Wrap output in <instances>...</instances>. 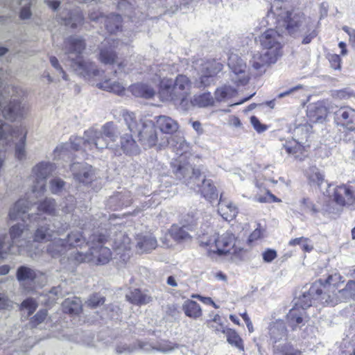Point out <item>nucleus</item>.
<instances>
[{"label": "nucleus", "mask_w": 355, "mask_h": 355, "mask_svg": "<svg viewBox=\"0 0 355 355\" xmlns=\"http://www.w3.org/2000/svg\"><path fill=\"white\" fill-rule=\"evenodd\" d=\"M261 24L269 26L260 36L261 51L254 53L250 63L257 71H265L266 68L277 62L283 54L282 33L286 30L294 37H302L303 44H309L318 35V21L305 17L299 10L288 9L287 3L275 0Z\"/></svg>", "instance_id": "1"}, {"label": "nucleus", "mask_w": 355, "mask_h": 355, "mask_svg": "<svg viewBox=\"0 0 355 355\" xmlns=\"http://www.w3.org/2000/svg\"><path fill=\"white\" fill-rule=\"evenodd\" d=\"M54 166L49 162H42L33 168L30 180L33 182L32 191L26 193V198H21L15 203L9 211V218L15 220L21 219L25 222L28 219L30 223L41 218L42 214L57 215L58 212L55 209V202L51 198H46L37 207L38 211L35 215L26 214L31 205L36 203L35 200L40 198L45 191L46 178L52 173Z\"/></svg>", "instance_id": "2"}, {"label": "nucleus", "mask_w": 355, "mask_h": 355, "mask_svg": "<svg viewBox=\"0 0 355 355\" xmlns=\"http://www.w3.org/2000/svg\"><path fill=\"white\" fill-rule=\"evenodd\" d=\"M119 133L117 126L112 122L105 123L101 130L89 129L85 132L83 138L73 136L69 143L58 146L54 150L55 157L65 155L69 149L78 150L83 148L84 151L114 149V144L110 142L115 141Z\"/></svg>", "instance_id": "3"}, {"label": "nucleus", "mask_w": 355, "mask_h": 355, "mask_svg": "<svg viewBox=\"0 0 355 355\" xmlns=\"http://www.w3.org/2000/svg\"><path fill=\"white\" fill-rule=\"evenodd\" d=\"M169 69V66L162 64L154 65L150 69V76L154 82L159 81L160 86L159 95L162 101L168 99H178L182 96H189L191 93V82L184 75H178L175 81L164 77L165 72Z\"/></svg>", "instance_id": "4"}, {"label": "nucleus", "mask_w": 355, "mask_h": 355, "mask_svg": "<svg viewBox=\"0 0 355 355\" xmlns=\"http://www.w3.org/2000/svg\"><path fill=\"white\" fill-rule=\"evenodd\" d=\"M128 130L137 134L139 141L144 148L158 146L159 148L165 147L169 143L168 136L157 134L155 123L150 119H140L137 120L133 112H125L123 114Z\"/></svg>", "instance_id": "5"}, {"label": "nucleus", "mask_w": 355, "mask_h": 355, "mask_svg": "<svg viewBox=\"0 0 355 355\" xmlns=\"http://www.w3.org/2000/svg\"><path fill=\"white\" fill-rule=\"evenodd\" d=\"M85 48L83 40L80 37H70L64 42V51L71 61V67L80 76L87 80L101 77L103 73L95 63L85 60L80 56Z\"/></svg>", "instance_id": "6"}, {"label": "nucleus", "mask_w": 355, "mask_h": 355, "mask_svg": "<svg viewBox=\"0 0 355 355\" xmlns=\"http://www.w3.org/2000/svg\"><path fill=\"white\" fill-rule=\"evenodd\" d=\"M10 239L6 234L0 235V261L8 254H28L32 256L37 252L32 249L33 243L26 241L28 230L24 224H16L10 228Z\"/></svg>", "instance_id": "7"}, {"label": "nucleus", "mask_w": 355, "mask_h": 355, "mask_svg": "<svg viewBox=\"0 0 355 355\" xmlns=\"http://www.w3.org/2000/svg\"><path fill=\"white\" fill-rule=\"evenodd\" d=\"M174 171L176 178L182 180L189 189L200 192L209 202L217 200L218 195L216 187L211 180L201 176L199 169L179 164L177 168L175 167Z\"/></svg>", "instance_id": "8"}, {"label": "nucleus", "mask_w": 355, "mask_h": 355, "mask_svg": "<svg viewBox=\"0 0 355 355\" xmlns=\"http://www.w3.org/2000/svg\"><path fill=\"white\" fill-rule=\"evenodd\" d=\"M1 86L2 83L0 80V112L5 119L11 121L22 118L28 109L21 100L22 91L12 86L1 89ZM0 124L4 123L0 120Z\"/></svg>", "instance_id": "9"}, {"label": "nucleus", "mask_w": 355, "mask_h": 355, "mask_svg": "<svg viewBox=\"0 0 355 355\" xmlns=\"http://www.w3.org/2000/svg\"><path fill=\"white\" fill-rule=\"evenodd\" d=\"M352 277L353 279L349 280L345 287L340 290L338 288L342 282V277L339 274L331 275L325 280L324 288L329 293V295L324 298L330 304V306L355 298V270L352 272Z\"/></svg>", "instance_id": "10"}, {"label": "nucleus", "mask_w": 355, "mask_h": 355, "mask_svg": "<svg viewBox=\"0 0 355 355\" xmlns=\"http://www.w3.org/2000/svg\"><path fill=\"white\" fill-rule=\"evenodd\" d=\"M105 241V236L93 234L87 243L89 252L84 253L77 251L74 259L78 263L89 262L96 265L107 263L111 259L112 252L108 248L103 246Z\"/></svg>", "instance_id": "11"}, {"label": "nucleus", "mask_w": 355, "mask_h": 355, "mask_svg": "<svg viewBox=\"0 0 355 355\" xmlns=\"http://www.w3.org/2000/svg\"><path fill=\"white\" fill-rule=\"evenodd\" d=\"M196 218L191 217V220L189 219L186 220V223L182 227L178 225H173L170 230L171 236L178 241H186L189 239L191 236L188 231L194 232V235L198 237H201L205 235H208L211 232V227L210 226L211 216L209 215H205L204 217H200L199 215L201 214L196 213Z\"/></svg>", "instance_id": "12"}, {"label": "nucleus", "mask_w": 355, "mask_h": 355, "mask_svg": "<svg viewBox=\"0 0 355 355\" xmlns=\"http://www.w3.org/2000/svg\"><path fill=\"white\" fill-rule=\"evenodd\" d=\"M200 243L209 247V253L220 256L229 254L239 258L243 252V248L241 246L235 236L230 232H226L216 239L201 240Z\"/></svg>", "instance_id": "13"}, {"label": "nucleus", "mask_w": 355, "mask_h": 355, "mask_svg": "<svg viewBox=\"0 0 355 355\" xmlns=\"http://www.w3.org/2000/svg\"><path fill=\"white\" fill-rule=\"evenodd\" d=\"M85 243V239L79 232H72L67 236V241L61 239H54L48 245L46 252L53 258L62 257L60 261L62 263L65 257L64 254L69 251L70 252V257L68 259H74L76 253L78 250H74L72 248L81 247Z\"/></svg>", "instance_id": "14"}, {"label": "nucleus", "mask_w": 355, "mask_h": 355, "mask_svg": "<svg viewBox=\"0 0 355 355\" xmlns=\"http://www.w3.org/2000/svg\"><path fill=\"white\" fill-rule=\"evenodd\" d=\"M311 126L304 123L296 126L293 130V138L286 141L283 148L286 152L296 159H302V154L306 148L309 146L308 138L310 136Z\"/></svg>", "instance_id": "15"}, {"label": "nucleus", "mask_w": 355, "mask_h": 355, "mask_svg": "<svg viewBox=\"0 0 355 355\" xmlns=\"http://www.w3.org/2000/svg\"><path fill=\"white\" fill-rule=\"evenodd\" d=\"M223 67L222 63L216 60H197L194 63V69L198 71L199 78L195 82L196 86L202 87L209 85L213 78L223 69Z\"/></svg>", "instance_id": "16"}, {"label": "nucleus", "mask_w": 355, "mask_h": 355, "mask_svg": "<svg viewBox=\"0 0 355 355\" xmlns=\"http://www.w3.org/2000/svg\"><path fill=\"white\" fill-rule=\"evenodd\" d=\"M128 42H121L112 37L105 38L99 47V60L105 64H113L116 62L118 54Z\"/></svg>", "instance_id": "17"}, {"label": "nucleus", "mask_w": 355, "mask_h": 355, "mask_svg": "<svg viewBox=\"0 0 355 355\" xmlns=\"http://www.w3.org/2000/svg\"><path fill=\"white\" fill-rule=\"evenodd\" d=\"M324 283H322L321 279L313 284L309 291L304 292L299 298L297 306L305 310L306 308L310 307L312 305L313 301L315 300H318L322 304L330 305L324 298V297H327L329 295V293L324 288Z\"/></svg>", "instance_id": "18"}, {"label": "nucleus", "mask_w": 355, "mask_h": 355, "mask_svg": "<svg viewBox=\"0 0 355 355\" xmlns=\"http://www.w3.org/2000/svg\"><path fill=\"white\" fill-rule=\"evenodd\" d=\"M168 139L169 143L167 146L168 145L172 150L178 156V158L175 159V160L171 162L172 171L175 174V167L177 168L179 164L185 166H187L188 165L192 166L187 160L188 155L190 154V146L182 137L175 135L171 136L170 137H168Z\"/></svg>", "instance_id": "19"}, {"label": "nucleus", "mask_w": 355, "mask_h": 355, "mask_svg": "<svg viewBox=\"0 0 355 355\" xmlns=\"http://www.w3.org/2000/svg\"><path fill=\"white\" fill-rule=\"evenodd\" d=\"M228 67L232 71V80L237 85H245L250 76L245 62L236 53H230L228 58Z\"/></svg>", "instance_id": "20"}, {"label": "nucleus", "mask_w": 355, "mask_h": 355, "mask_svg": "<svg viewBox=\"0 0 355 355\" xmlns=\"http://www.w3.org/2000/svg\"><path fill=\"white\" fill-rule=\"evenodd\" d=\"M335 114L338 124L348 131L344 139L347 141H355V110L343 107L337 110Z\"/></svg>", "instance_id": "21"}, {"label": "nucleus", "mask_w": 355, "mask_h": 355, "mask_svg": "<svg viewBox=\"0 0 355 355\" xmlns=\"http://www.w3.org/2000/svg\"><path fill=\"white\" fill-rule=\"evenodd\" d=\"M331 197L337 205L355 209V184L347 183L336 187Z\"/></svg>", "instance_id": "22"}, {"label": "nucleus", "mask_w": 355, "mask_h": 355, "mask_svg": "<svg viewBox=\"0 0 355 355\" xmlns=\"http://www.w3.org/2000/svg\"><path fill=\"white\" fill-rule=\"evenodd\" d=\"M89 19L93 21L103 22L105 29L111 34L116 33L121 27L122 19L119 15L104 16L99 12H93L89 14Z\"/></svg>", "instance_id": "23"}, {"label": "nucleus", "mask_w": 355, "mask_h": 355, "mask_svg": "<svg viewBox=\"0 0 355 355\" xmlns=\"http://www.w3.org/2000/svg\"><path fill=\"white\" fill-rule=\"evenodd\" d=\"M140 349L145 352H157L168 354L178 349L180 345L168 340H161L156 344L147 342H139Z\"/></svg>", "instance_id": "24"}, {"label": "nucleus", "mask_w": 355, "mask_h": 355, "mask_svg": "<svg viewBox=\"0 0 355 355\" xmlns=\"http://www.w3.org/2000/svg\"><path fill=\"white\" fill-rule=\"evenodd\" d=\"M155 128H157L161 132L159 135L167 136L168 135H172L179 128L178 122L170 116L160 115L155 117Z\"/></svg>", "instance_id": "25"}, {"label": "nucleus", "mask_w": 355, "mask_h": 355, "mask_svg": "<svg viewBox=\"0 0 355 355\" xmlns=\"http://www.w3.org/2000/svg\"><path fill=\"white\" fill-rule=\"evenodd\" d=\"M132 201L131 193L129 191L123 189L114 193L108 200V205L114 210L121 209L130 205Z\"/></svg>", "instance_id": "26"}, {"label": "nucleus", "mask_w": 355, "mask_h": 355, "mask_svg": "<svg viewBox=\"0 0 355 355\" xmlns=\"http://www.w3.org/2000/svg\"><path fill=\"white\" fill-rule=\"evenodd\" d=\"M116 155H121L122 151L126 155H136L139 152V148L132 135L124 134L120 138L119 148L113 149Z\"/></svg>", "instance_id": "27"}, {"label": "nucleus", "mask_w": 355, "mask_h": 355, "mask_svg": "<svg viewBox=\"0 0 355 355\" xmlns=\"http://www.w3.org/2000/svg\"><path fill=\"white\" fill-rule=\"evenodd\" d=\"M74 178L84 184L92 180V167L90 165L80 163H74L71 166Z\"/></svg>", "instance_id": "28"}, {"label": "nucleus", "mask_w": 355, "mask_h": 355, "mask_svg": "<svg viewBox=\"0 0 355 355\" xmlns=\"http://www.w3.org/2000/svg\"><path fill=\"white\" fill-rule=\"evenodd\" d=\"M54 230H51L49 227L40 225L36 230L33 243H39L47 238H51V232H55L58 235L64 234L68 229V225L67 223L58 225H54Z\"/></svg>", "instance_id": "29"}, {"label": "nucleus", "mask_w": 355, "mask_h": 355, "mask_svg": "<svg viewBox=\"0 0 355 355\" xmlns=\"http://www.w3.org/2000/svg\"><path fill=\"white\" fill-rule=\"evenodd\" d=\"M218 213L225 220H233L238 214V208L231 201L223 199L222 195L218 205Z\"/></svg>", "instance_id": "30"}, {"label": "nucleus", "mask_w": 355, "mask_h": 355, "mask_svg": "<svg viewBox=\"0 0 355 355\" xmlns=\"http://www.w3.org/2000/svg\"><path fill=\"white\" fill-rule=\"evenodd\" d=\"M306 318L305 311L298 306L294 307L287 314V322L293 330L304 324Z\"/></svg>", "instance_id": "31"}, {"label": "nucleus", "mask_w": 355, "mask_h": 355, "mask_svg": "<svg viewBox=\"0 0 355 355\" xmlns=\"http://www.w3.org/2000/svg\"><path fill=\"white\" fill-rule=\"evenodd\" d=\"M327 115V110L322 103L318 102L308 106L307 116L311 122L322 121Z\"/></svg>", "instance_id": "32"}, {"label": "nucleus", "mask_w": 355, "mask_h": 355, "mask_svg": "<svg viewBox=\"0 0 355 355\" xmlns=\"http://www.w3.org/2000/svg\"><path fill=\"white\" fill-rule=\"evenodd\" d=\"M60 20L65 26L74 28L83 24V17L81 11L76 9L66 14L63 12L60 15Z\"/></svg>", "instance_id": "33"}, {"label": "nucleus", "mask_w": 355, "mask_h": 355, "mask_svg": "<svg viewBox=\"0 0 355 355\" xmlns=\"http://www.w3.org/2000/svg\"><path fill=\"white\" fill-rule=\"evenodd\" d=\"M125 297L128 301L135 305L146 304L152 300L149 295L137 288L130 291L126 294Z\"/></svg>", "instance_id": "34"}, {"label": "nucleus", "mask_w": 355, "mask_h": 355, "mask_svg": "<svg viewBox=\"0 0 355 355\" xmlns=\"http://www.w3.org/2000/svg\"><path fill=\"white\" fill-rule=\"evenodd\" d=\"M157 246V241L151 234L138 235L137 247L141 252H148Z\"/></svg>", "instance_id": "35"}, {"label": "nucleus", "mask_w": 355, "mask_h": 355, "mask_svg": "<svg viewBox=\"0 0 355 355\" xmlns=\"http://www.w3.org/2000/svg\"><path fill=\"white\" fill-rule=\"evenodd\" d=\"M17 277L23 284H35L36 283L37 273L32 268L26 266H21L17 270Z\"/></svg>", "instance_id": "36"}, {"label": "nucleus", "mask_w": 355, "mask_h": 355, "mask_svg": "<svg viewBox=\"0 0 355 355\" xmlns=\"http://www.w3.org/2000/svg\"><path fill=\"white\" fill-rule=\"evenodd\" d=\"M131 93L136 97L150 98L155 94V91L151 87L144 83H136L130 86Z\"/></svg>", "instance_id": "37"}, {"label": "nucleus", "mask_w": 355, "mask_h": 355, "mask_svg": "<svg viewBox=\"0 0 355 355\" xmlns=\"http://www.w3.org/2000/svg\"><path fill=\"white\" fill-rule=\"evenodd\" d=\"M96 86L101 89L113 92L118 95H123L125 89V86L122 83L116 81L112 82L110 79H105L97 83Z\"/></svg>", "instance_id": "38"}, {"label": "nucleus", "mask_w": 355, "mask_h": 355, "mask_svg": "<svg viewBox=\"0 0 355 355\" xmlns=\"http://www.w3.org/2000/svg\"><path fill=\"white\" fill-rule=\"evenodd\" d=\"M269 333L275 342L282 339L286 335L285 324L282 320H276L270 325Z\"/></svg>", "instance_id": "39"}, {"label": "nucleus", "mask_w": 355, "mask_h": 355, "mask_svg": "<svg viewBox=\"0 0 355 355\" xmlns=\"http://www.w3.org/2000/svg\"><path fill=\"white\" fill-rule=\"evenodd\" d=\"M182 309L187 316L193 319L198 318L202 315V309L200 305L193 300H186L182 305Z\"/></svg>", "instance_id": "40"}, {"label": "nucleus", "mask_w": 355, "mask_h": 355, "mask_svg": "<svg viewBox=\"0 0 355 355\" xmlns=\"http://www.w3.org/2000/svg\"><path fill=\"white\" fill-rule=\"evenodd\" d=\"M62 305L63 311L70 314H78L82 308L81 301L78 297L67 298Z\"/></svg>", "instance_id": "41"}, {"label": "nucleus", "mask_w": 355, "mask_h": 355, "mask_svg": "<svg viewBox=\"0 0 355 355\" xmlns=\"http://www.w3.org/2000/svg\"><path fill=\"white\" fill-rule=\"evenodd\" d=\"M236 94V90L230 86H223L216 89L215 99L218 102H226Z\"/></svg>", "instance_id": "42"}, {"label": "nucleus", "mask_w": 355, "mask_h": 355, "mask_svg": "<svg viewBox=\"0 0 355 355\" xmlns=\"http://www.w3.org/2000/svg\"><path fill=\"white\" fill-rule=\"evenodd\" d=\"M223 334L226 335L227 343L243 351V342L236 331L232 329L227 328Z\"/></svg>", "instance_id": "43"}, {"label": "nucleus", "mask_w": 355, "mask_h": 355, "mask_svg": "<svg viewBox=\"0 0 355 355\" xmlns=\"http://www.w3.org/2000/svg\"><path fill=\"white\" fill-rule=\"evenodd\" d=\"M306 176L309 180L310 184L320 186L324 181V175L315 166H310L306 171Z\"/></svg>", "instance_id": "44"}, {"label": "nucleus", "mask_w": 355, "mask_h": 355, "mask_svg": "<svg viewBox=\"0 0 355 355\" xmlns=\"http://www.w3.org/2000/svg\"><path fill=\"white\" fill-rule=\"evenodd\" d=\"M139 342L141 341L138 340L137 343L132 344L128 343L124 341L119 342L115 347V352L117 354H130L135 352L137 349H140Z\"/></svg>", "instance_id": "45"}, {"label": "nucleus", "mask_w": 355, "mask_h": 355, "mask_svg": "<svg viewBox=\"0 0 355 355\" xmlns=\"http://www.w3.org/2000/svg\"><path fill=\"white\" fill-rule=\"evenodd\" d=\"M302 337L308 340L312 344L320 343L319 331L317 327L313 325H307L302 333Z\"/></svg>", "instance_id": "46"}, {"label": "nucleus", "mask_w": 355, "mask_h": 355, "mask_svg": "<svg viewBox=\"0 0 355 355\" xmlns=\"http://www.w3.org/2000/svg\"><path fill=\"white\" fill-rule=\"evenodd\" d=\"M114 248L116 250L125 251L130 249V239L120 233L116 236V238L114 241Z\"/></svg>", "instance_id": "47"}, {"label": "nucleus", "mask_w": 355, "mask_h": 355, "mask_svg": "<svg viewBox=\"0 0 355 355\" xmlns=\"http://www.w3.org/2000/svg\"><path fill=\"white\" fill-rule=\"evenodd\" d=\"M213 98L210 93H204L200 95H196L193 98V103L195 106L200 107H207L212 105Z\"/></svg>", "instance_id": "48"}, {"label": "nucleus", "mask_w": 355, "mask_h": 355, "mask_svg": "<svg viewBox=\"0 0 355 355\" xmlns=\"http://www.w3.org/2000/svg\"><path fill=\"white\" fill-rule=\"evenodd\" d=\"M207 324L210 329L216 332L223 333L227 329L224 326L221 317L218 314H216L211 320H208Z\"/></svg>", "instance_id": "49"}, {"label": "nucleus", "mask_w": 355, "mask_h": 355, "mask_svg": "<svg viewBox=\"0 0 355 355\" xmlns=\"http://www.w3.org/2000/svg\"><path fill=\"white\" fill-rule=\"evenodd\" d=\"M188 96H182V98H178V99H168L167 101H171L174 105H178L182 110L187 111L195 106L193 103V99L189 100Z\"/></svg>", "instance_id": "50"}, {"label": "nucleus", "mask_w": 355, "mask_h": 355, "mask_svg": "<svg viewBox=\"0 0 355 355\" xmlns=\"http://www.w3.org/2000/svg\"><path fill=\"white\" fill-rule=\"evenodd\" d=\"M21 309L28 311V315H31L37 309V303L32 298L25 300L21 303Z\"/></svg>", "instance_id": "51"}, {"label": "nucleus", "mask_w": 355, "mask_h": 355, "mask_svg": "<svg viewBox=\"0 0 355 355\" xmlns=\"http://www.w3.org/2000/svg\"><path fill=\"white\" fill-rule=\"evenodd\" d=\"M105 302V299L103 297L101 296L99 294H94L92 295L87 301V304L88 306L91 308H96L101 304H103Z\"/></svg>", "instance_id": "52"}, {"label": "nucleus", "mask_w": 355, "mask_h": 355, "mask_svg": "<svg viewBox=\"0 0 355 355\" xmlns=\"http://www.w3.org/2000/svg\"><path fill=\"white\" fill-rule=\"evenodd\" d=\"M47 316V311L42 309L38 311L35 315H34L31 320V326L36 327L37 325L42 323Z\"/></svg>", "instance_id": "53"}, {"label": "nucleus", "mask_w": 355, "mask_h": 355, "mask_svg": "<svg viewBox=\"0 0 355 355\" xmlns=\"http://www.w3.org/2000/svg\"><path fill=\"white\" fill-rule=\"evenodd\" d=\"M132 69V65L129 63L128 60H123V61L117 64V69L115 70L114 73H128Z\"/></svg>", "instance_id": "54"}, {"label": "nucleus", "mask_w": 355, "mask_h": 355, "mask_svg": "<svg viewBox=\"0 0 355 355\" xmlns=\"http://www.w3.org/2000/svg\"><path fill=\"white\" fill-rule=\"evenodd\" d=\"M64 182L60 178H54L51 182V190L52 193H57L61 191Z\"/></svg>", "instance_id": "55"}, {"label": "nucleus", "mask_w": 355, "mask_h": 355, "mask_svg": "<svg viewBox=\"0 0 355 355\" xmlns=\"http://www.w3.org/2000/svg\"><path fill=\"white\" fill-rule=\"evenodd\" d=\"M250 122H251V124L252 125L253 128L259 133H261L267 130V126L264 124H262L259 121V120L254 116H251Z\"/></svg>", "instance_id": "56"}, {"label": "nucleus", "mask_w": 355, "mask_h": 355, "mask_svg": "<svg viewBox=\"0 0 355 355\" xmlns=\"http://www.w3.org/2000/svg\"><path fill=\"white\" fill-rule=\"evenodd\" d=\"M50 62L52 67H53L56 71H58L62 75V78L64 80H68L67 75L64 71L62 67L60 65L58 59L54 56H51L50 58Z\"/></svg>", "instance_id": "57"}, {"label": "nucleus", "mask_w": 355, "mask_h": 355, "mask_svg": "<svg viewBox=\"0 0 355 355\" xmlns=\"http://www.w3.org/2000/svg\"><path fill=\"white\" fill-rule=\"evenodd\" d=\"M328 59L330 62L331 67L333 69H340L341 59L338 55L329 54L328 55Z\"/></svg>", "instance_id": "58"}, {"label": "nucleus", "mask_w": 355, "mask_h": 355, "mask_svg": "<svg viewBox=\"0 0 355 355\" xmlns=\"http://www.w3.org/2000/svg\"><path fill=\"white\" fill-rule=\"evenodd\" d=\"M277 252L273 249H267L262 253V257L265 262L270 263L277 257Z\"/></svg>", "instance_id": "59"}, {"label": "nucleus", "mask_w": 355, "mask_h": 355, "mask_svg": "<svg viewBox=\"0 0 355 355\" xmlns=\"http://www.w3.org/2000/svg\"><path fill=\"white\" fill-rule=\"evenodd\" d=\"M300 204H301V207H302V210L304 211H311V212L316 211V209L315 208L312 202L309 198H303L300 201Z\"/></svg>", "instance_id": "60"}, {"label": "nucleus", "mask_w": 355, "mask_h": 355, "mask_svg": "<svg viewBox=\"0 0 355 355\" xmlns=\"http://www.w3.org/2000/svg\"><path fill=\"white\" fill-rule=\"evenodd\" d=\"M12 305V302L6 295L0 293V309H10Z\"/></svg>", "instance_id": "61"}, {"label": "nucleus", "mask_w": 355, "mask_h": 355, "mask_svg": "<svg viewBox=\"0 0 355 355\" xmlns=\"http://www.w3.org/2000/svg\"><path fill=\"white\" fill-rule=\"evenodd\" d=\"M66 200L69 202L65 203V205L64 207H62V211L64 213H69L73 209V202H74V198L72 196H69Z\"/></svg>", "instance_id": "62"}, {"label": "nucleus", "mask_w": 355, "mask_h": 355, "mask_svg": "<svg viewBox=\"0 0 355 355\" xmlns=\"http://www.w3.org/2000/svg\"><path fill=\"white\" fill-rule=\"evenodd\" d=\"M228 124L235 128L241 127V122L240 119L236 116H230L228 121Z\"/></svg>", "instance_id": "63"}, {"label": "nucleus", "mask_w": 355, "mask_h": 355, "mask_svg": "<svg viewBox=\"0 0 355 355\" xmlns=\"http://www.w3.org/2000/svg\"><path fill=\"white\" fill-rule=\"evenodd\" d=\"M343 30L349 35V41L355 43V29L345 26L343 27Z\"/></svg>", "instance_id": "64"}]
</instances>
